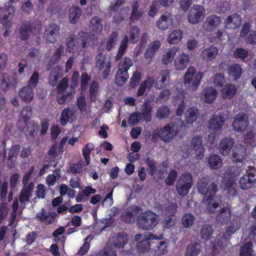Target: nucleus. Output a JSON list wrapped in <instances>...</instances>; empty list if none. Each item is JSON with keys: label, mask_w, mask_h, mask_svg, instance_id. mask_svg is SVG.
Segmentation results:
<instances>
[{"label": "nucleus", "mask_w": 256, "mask_h": 256, "mask_svg": "<svg viewBox=\"0 0 256 256\" xmlns=\"http://www.w3.org/2000/svg\"><path fill=\"white\" fill-rule=\"evenodd\" d=\"M219 181L218 179L203 177L198 182V191L204 195L202 202L206 205V209L210 212H214L216 209L221 205L220 200H216L214 198L218 190Z\"/></svg>", "instance_id": "obj_1"}, {"label": "nucleus", "mask_w": 256, "mask_h": 256, "mask_svg": "<svg viewBox=\"0 0 256 256\" xmlns=\"http://www.w3.org/2000/svg\"><path fill=\"white\" fill-rule=\"evenodd\" d=\"M141 110L142 112L140 114L144 120L146 122H150L152 111L151 106L148 102H144L141 106Z\"/></svg>", "instance_id": "obj_35"}, {"label": "nucleus", "mask_w": 256, "mask_h": 256, "mask_svg": "<svg viewBox=\"0 0 256 256\" xmlns=\"http://www.w3.org/2000/svg\"><path fill=\"white\" fill-rule=\"evenodd\" d=\"M213 232L214 230L211 226L204 225L200 228V237L202 239L207 240L212 237Z\"/></svg>", "instance_id": "obj_49"}, {"label": "nucleus", "mask_w": 256, "mask_h": 256, "mask_svg": "<svg viewBox=\"0 0 256 256\" xmlns=\"http://www.w3.org/2000/svg\"><path fill=\"white\" fill-rule=\"evenodd\" d=\"M154 83V80L152 78L148 77L146 80L142 82L138 89L137 92V96H142L148 88L150 89L153 85Z\"/></svg>", "instance_id": "obj_38"}, {"label": "nucleus", "mask_w": 256, "mask_h": 256, "mask_svg": "<svg viewBox=\"0 0 256 256\" xmlns=\"http://www.w3.org/2000/svg\"><path fill=\"white\" fill-rule=\"evenodd\" d=\"M178 133V127L175 122H171L164 127L158 128L153 132L152 138L156 139L158 137L165 142H170Z\"/></svg>", "instance_id": "obj_3"}, {"label": "nucleus", "mask_w": 256, "mask_h": 256, "mask_svg": "<svg viewBox=\"0 0 256 256\" xmlns=\"http://www.w3.org/2000/svg\"><path fill=\"white\" fill-rule=\"evenodd\" d=\"M160 80L158 81L156 84V88L157 89H162L168 83L170 79V72L168 70H162L159 74L158 79Z\"/></svg>", "instance_id": "obj_26"}, {"label": "nucleus", "mask_w": 256, "mask_h": 256, "mask_svg": "<svg viewBox=\"0 0 256 256\" xmlns=\"http://www.w3.org/2000/svg\"><path fill=\"white\" fill-rule=\"evenodd\" d=\"M150 248V243L148 240H143L136 244V249L140 252H147Z\"/></svg>", "instance_id": "obj_57"}, {"label": "nucleus", "mask_w": 256, "mask_h": 256, "mask_svg": "<svg viewBox=\"0 0 256 256\" xmlns=\"http://www.w3.org/2000/svg\"><path fill=\"white\" fill-rule=\"evenodd\" d=\"M176 222V217L174 214H170L166 216L162 222L164 228H170L175 226Z\"/></svg>", "instance_id": "obj_47"}, {"label": "nucleus", "mask_w": 256, "mask_h": 256, "mask_svg": "<svg viewBox=\"0 0 256 256\" xmlns=\"http://www.w3.org/2000/svg\"><path fill=\"white\" fill-rule=\"evenodd\" d=\"M190 148L196 152L198 156H200L204 152V147L202 142V138L200 136H196L191 140Z\"/></svg>", "instance_id": "obj_25"}, {"label": "nucleus", "mask_w": 256, "mask_h": 256, "mask_svg": "<svg viewBox=\"0 0 256 256\" xmlns=\"http://www.w3.org/2000/svg\"><path fill=\"white\" fill-rule=\"evenodd\" d=\"M194 219V216L192 214H186L182 218V224L184 227L188 228L192 226Z\"/></svg>", "instance_id": "obj_56"}, {"label": "nucleus", "mask_w": 256, "mask_h": 256, "mask_svg": "<svg viewBox=\"0 0 256 256\" xmlns=\"http://www.w3.org/2000/svg\"><path fill=\"white\" fill-rule=\"evenodd\" d=\"M34 188L33 183L30 182L28 186H24L19 196V200L22 204H25L26 202L30 200L32 196Z\"/></svg>", "instance_id": "obj_18"}, {"label": "nucleus", "mask_w": 256, "mask_h": 256, "mask_svg": "<svg viewBox=\"0 0 256 256\" xmlns=\"http://www.w3.org/2000/svg\"><path fill=\"white\" fill-rule=\"evenodd\" d=\"M218 54V48L214 46H210L204 48L200 54L201 58L206 62L214 59Z\"/></svg>", "instance_id": "obj_23"}, {"label": "nucleus", "mask_w": 256, "mask_h": 256, "mask_svg": "<svg viewBox=\"0 0 256 256\" xmlns=\"http://www.w3.org/2000/svg\"><path fill=\"white\" fill-rule=\"evenodd\" d=\"M232 152V160L235 162H241L246 155V148L243 145L236 144Z\"/></svg>", "instance_id": "obj_16"}, {"label": "nucleus", "mask_w": 256, "mask_h": 256, "mask_svg": "<svg viewBox=\"0 0 256 256\" xmlns=\"http://www.w3.org/2000/svg\"><path fill=\"white\" fill-rule=\"evenodd\" d=\"M178 176V173L176 170H172L169 173L166 180V184L168 186L173 184Z\"/></svg>", "instance_id": "obj_64"}, {"label": "nucleus", "mask_w": 256, "mask_h": 256, "mask_svg": "<svg viewBox=\"0 0 256 256\" xmlns=\"http://www.w3.org/2000/svg\"><path fill=\"white\" fill-rule=\"evenodd\" d=\"M190 62V57L186 54H181L178 56L174 62V66L177 70H184Z\"/></svg>", "instance_id": "obj_19"}, {"label": "nucleus", "mask_w": 256, "mask_h": 256, "mask_svg": "<svg viewBox=\"0 0 256 256\" xmlns=\"http://www.w3.org/2000/svg\"><path fill=\"white\" fill-rule=\"evenodd\" d=\"M18 80L14 76H10L7 74L0 76V86L4 91H6L12 86H15Z\"/></svg>", "instance_id": "obj_11"}, {"label": "nucleus", "mask_w": 256, "mask_h": 256, "mask_svg": "<svg viewBox=\"0 0 256 256\" xmlns=\"http://www.w3.org/2000/svg\"><path fill=\"white\" fill-rule=\"evenodd\" d=\"M74 116V112L70 108H67L64 109L60 115V122L62 125L64 126L68 121L69 118H72Z\"/></svg>", "instance_id": "obj_45"}, {"label": "nucleus", "mask_w": 256, "mask_h": 256, "mask_svg": "<svg viewBox=\"0 0 256 256\" xmlns=\"http://www.w3.org/2000/svg\"><path fill=\"white\" fill-rule=\"evenodd\" d=\"M99 86L98 84L94 81L90 86L89 88V97L92 102H94L96 99V96L98 92Z\"/></svg>", "instance_id": "obj_54"}, {"label": "nucleus", "mask_w": 256, "mask_h": 256, "mask_svg": "<svg viewBox=\"0 0 256 256\" xmlns=\"http://www.w3.org/2000/svg\"><path fill=\"white\" fill-rule=\"evenodd\" d=\"M228 73L230 76L234 78V80H236L242 74V68L238 64H233L229 67Z\"/></svg>", "instance_id": "obj_46"}, {"label": "nucleus", "mask_w": 256, "mask_h": 256, "mask_svg": "<svg viewBox=\"0 0 256 256\" xmlns=\"http://www.w3.org/2000/svg\"><path fill=\"white\" fill-rule=\"evenodd\" d=\"M223 184L224 190L228 196H234L238 194L237 184L234 180L232 178L226 179L224 180Z\"/></svg>", "instance_id": "obj_17"}, {"label": "nucleus", "mask_w": 256, "mask_h": 256, "mask_svg": "<svg viewBox=\"0 0 256 256\" xmlns=\"http://www.w3.org/2000/svg\"><path fill=\"white\" fill-rule=\"evenodd\" d=\"M140 208L138 206H134L130 210L122 216V220L125 222L130 224L135 221V216L139 212Z\"/></svg>", "instance_id": "obj_28"}, {"label": "nucleus", "mask_w": 256, "mask_h": 256, "mask_svg": "<svg viewBox=\"0 0 256 256\" xmlns=\"http://www.w3.org/2000/svg\"><path fill=\"white\" fill-rule=\"evenodd\" d=\"M81 9L77 6H74L69 11L68 18L71 24H76L82 14Z\"/></svg>", "instance_id": "obj_34"}, {"label": "nucleus", "mask_w": 256, "mask_h": 256, "mask_svg": "<svg viewBox=\"0 0 256 256\" xmlns=\"http://www.w3.org/2000/svg\"><path fill=\"white\" fill-rule=\"evenodd\" d=\"M128 43V36L126 37L122 40L121 44L120 46L116 56L115 57L116 61L119 60L123 56L124 54L125 50L126 49Z\"/></svg>", "instance_id": "obj_52"}, {"label": "nucleus", "mask_w": 256, "mask_h": 256, "mask_svg": "<svg viewBox=\"0 0 256 256\" xmlns=\"http://www.w3.org/2000/svg\"><path fill=\"white\" fill-rule=\"evenodd\" d=\"M56 69L59 71L62 70L60 66H57L54 70L50 72L48 78V83L52 87L57 85L58 80L61 77V75L60 74V72H57Z\"/></svg>", "instance_id": "obj_42"}, {"label": "nucleus", "mask_w": 256, "mask_h": 256, "mask_svg": "<svg viewBox=\"0 0 256 256\" xmlns=\"http://www.w3.org/2000/svg\"><path fill=\"white\" fill-rule=\"evenodd\" d=\"M127 235L124 232L118 233L110 238L109 244L111 246L120 248L127 243Z\"/></svg>", "instance_id": "obj_14"}, {"label": "nucleus", "mask_w": 256, "mask_h": 256, "mask_svg": "<svg viewBox=\"0 0 256 256\" xmlns=\"http://www.w3.org/2000/svg\"><path fill=\"white\" fill-rule=\"evenodd\" d=\"M130 41L131 42H136L139 36L140 30L136 26H134L130 30Z\"/></svg>", "instance_id": "obj_62"}, {"label": "nucleus", "mask_w": 256, "mask_h": 256, "mask_svg": "<svg viewBox=\"0 0 256 256\" xmlns=\"http://www.w3.org/2000/svg\"><path fill=\"white\" fill-rule=\"evenodd\" d=\"M35 29L33 24L30 23L24 24L21 26L20 30V38L22 40H26L28 38L30 34Z\"/></svg>", "instance_id": "obj_30"}, {"label": "nucleus", "mask_w": 256, "mask_h": 256, "mask_svg": "<svg viewBox=\"0 0 256 256\" xmlns=\"http://www.w3.org/2000/svg\"><path fill=\"white\" fill-rule=\"evenodd\" d=\"M93 149L94 146L92 144H87L82 150V154L87 165L90 164V154Z\"/></svg>", "instance_id": "obj_61"}, {"label": "nucleus", "mask_w": 256, "mask_h": 256, "mask_svg": "<svg viewBox=\"0 0 256 256\" xmlns=\"http://www.w3.org/2000/svg\"><path fill=\"white\" fill-rule=\"evenodd\" d=\"M74 90H72L70 92H57V102L60 104H63L68 102L73 97Z\"/></svg>", "instance_id": "obj_39"}, {"label": "nucleus", "mask_w": 256, "mask_h": 256, "mask_svg": "<svg viewBox=\"0 0 256 256\" xmlns=\"http://www.w3.org/2000/svg\"><path fill=\"white\" fill-rule=\"evenodd\" d=\"M128 72L118 69L114 78V82L118 86H123L128 79Z\"/></svg>", "instance_id": "obj_31"}, {"label": "nucleus", "mask_w": 256, "mask_h": 256, "mask_svg": "<svg viewBox=\"0 0 256 256\" xmlns=\"http://www.w3.org/2000/svg\"><path fill=\"white\" fill-rule=\"evenodd\" d=\"M221 20L220 17L211 16L206 18L204 24L207 26V29L212 30V28L218 26Z\"/></svg>", "instance_id": "obj_41"}, {"label": "nucleus", "mask_w": 256, "mask_h": 256, "mask_svg": "<svg viewBox=\"0 0 256 256\" xmlns=\"http://www.w3.org/2000/svg\"><path fill=\"white\" fill-rule=\"evenodd\" d=\"M32 88L30 86H24L19 92V96L21 99L26 103L31 102L34 96Z\"/></svg>", "instance_id": "obj_24"}, {"label": "nucleus", "mask_w": 256, "mask_h": 256, "mask_svg": "<svg viewBox=\"0 0 256 256\" xmlns=\"http://www.w3.org/2000/svg\"><path fill=\"white\" fill-rule=\"evenodd\" d=\"M142 78V74L137 71L134 72L130 79V85L132 88H135L138 86Z\"/></svg>", "instance_id": "obj_60"}, {"label": "nucleus", "mask_w": 256, "mask_h": 256, "mask_svg": "<svg viewBox=\"0 0 256 256\" xmlns=\"http://www.w3.org/2000/svg\"><path fill=\"white\" fill-rule=\"evenodd\" d=\"M234 56L236 58L244 60L248 56V52L247 50L242 48H237L234 52Z\"/></svg>", "instance_id": "obj_59"}, {"label": "nucleus", "mask_w": 256, "mask_h": 256, "mask_svg": "<svg viewBox=\"0 0 256 256\" xmlns=\"http://www.w3.org/2000/svg\"><path fill=\"white\" fill-rule=\"evenodd\" d=\"M252 252V244L250 242H247L241 248L240 255V256H254Z\"/></svg>", "instance_id": "obj_55"}, {"label": "nucleus", "mask_w": 256, "mask_h": 256, "mask_svg": "<svg viewBox=\"0 0 256 256\" xmlns=\"http://www.w3.org/2000/svg\"><path fill=\"white\" fill-rule=\"evenodd\" d=\"M118 34L116 32H113L108 36L106 46V48L110 51L112 48L116 45L118 40Z\"/></svg>", "instance_id": "obj_53"}, {"label": "nucleus", "mask_w": 256, "mask_h": 256, "mask_svg": "<svg viewBox=\"0 0 256 256\" xmlns=\"http://www.w3.org/2000/svg\"><path fill=\"white\" fill-rule=\"evenodd\" d=\"M224 122V119L222 116L220 115L213 116L208 121V127L210 130H218L222 128Z\"/></svg>", "instance_id": "obj_22"}, {"label": "nucleus", "mask_w": 256, "mask_h": 256, "mask_svg": "<svg viewBox=\"0 0 256 256\" xmlns=\"http://www.w3.org/2000/svg\"><path fill=\"white\" fill-rule=\"evenodd\" d=\"M236 92V88L232 84H226L222 90V97L229 100L234 96Z\"/></svg>", "instance_id": "obj_36"}, {"label": "nucleus", "mask_w": 256, "mask_h": 256, "mask_svg": "<svg viewBox=\"0 0 256 256\" xmlns=\"http://www.w3.org/2000/svg\"><path fill=\"white\" fill-rule=\"evenodd\" d=\"M217 92L212 88H205L202 96V98L205 102L212 103L216 98Z\"/></svg>", "instance_id": "obj_29"}, {"label": "nucleus", "mask_w": 256, "mask_h": 256, "mask_svg": "<svg viewBox=\"0 0 256 256\" xmlns=\"http://www.w3.org/2000/svg\"><path fill=\"white\" fill-rule=\"evenodd\" d=\"M208 163L211 168L216 170L221 167L222 160L219 156L213 154L208 158Z\"/></svg>", "instance_id": "obj_43"}, {"label": "nucleus", "mask_w": 256, "mask_h": 256, "mask_svg": "<svg viewBox=\"0 0 256 256\" xmlns=\"http://www.w3.org/2000/svg\"><path fill=\"white\" fill-rule=\"evenodd\" d=\"M202 78V73L200 72L196 73L195 68L190 66L188 68L184 74V83L186 84H192V90L195 91L200 85Z\"/></svg>", "instance_id": "obj_5"}, {"label": "nucleus", "mask_w": 256, "mask_h": 256, "mask_svg": "<svg viewBox=\"0 0 256 256\" xmlns=\"http://www.w3.org/2000/svg\"><path fill=\"white\" fill-rule=\"evenodd\" d=\"M192 185V178L190 174L184 173L179 178L176 182V190L182 196H186Z\"/></svg>", "instance_id": "obj_4"}, {"label": "nucleus", "mask_w": 256, "mask_h": 256, "mask_svg": "<svg viewBox=\"0 0 256 256\" xmlns=\"http://www.w3.org/2000/svg\"><path fill=\"white\" fill-rule=\"evenodd\" d=\"M62 8L60 3L58 0L52 2L46 9V12L53 15L58 14Z\"/></svg>", "instance_id": "obj_51"}, {"label": "nucleus", "mask_w": 256, "mask_h": 256, "mask_svg": "<svg viewBox=\"0 0 256 256\" xmlns=\"http://www.w3.org/2000/svg\"><path fill=\"white\" fill-rule=\"evenodd\" d=\"M234 144V140L228 137L222 138L218 146V150L220 154L223 156H228Z\"/></svg>", "instance_id": "obj_13"}, {"label": "nucleus", "mask_w": 256, "mask_h": 256, "mask_svg": "<svg viewBox=\"0 0 256 256\" xmlns=\"http://www.w3.org/2000/svg\"><path fill=\"white\" fill-rule=\"evenodd\" d=\"M118 65V69L128 72L130 68L133 64L132 60L128 57L121 58Z\"/></svg>", "instance_id": "obj_48"}, {"label": "nucleus", "mask_w": 256, "mask_h": 256, "mask_svg": "<svg viewBox=\"0 0 256 256\" xmlns=\"http://www.w3.org/2000/svg\"><path fill=\"white\" fill-rule=\"evenodd\" d=\"M102 21V19L98 16H94L90 20L89 27L94 34H100L102 31L103 26Z\"/></svg>", "instance_id": "obj_27"}, {"label": "nucleus", "mask_w": 256, "mask_h": 256, "mask_svg": "<svg viewBox=\"0 0 256 256\" xmlns=\"http://www.w3.org/2000/svg\"><path fill=\"white\" fill-rule=\"evenodd\" d=\"M79 40L82 42V48H85L90 42V38L88 34L81 32L78 34Z\"/></svg>", "instance_id": "obj_63"}, {"label": "nucleus", "mask_w": 256, "mask_h": 256, "mask_svg": "<svg viewBox=\"0 0 256 256\" xmlns=\"http://www.w3.org/2000/svg\"><path fill=\"white\" fill-rule=\"evenodd\" d=\"M182 32L180 30H176L172 31L168 35L167 40L171 44H178L182 39Z\"/></svg>", "instance_id": "obj_32"}, {"label": "nucleus", "mask_w": 256, "mask_h": 256, "mask_svg": "<svg viewBox=\"0 0 256 256\" xmlns=\"http://www.w3.org/2000/svg\"><path fill=\"white\" fill-rule=\"evenodd\" d=\"M201 250L200 244L196 242L189 244L186 249V256H198Z\"/></svg>", "instance_id": "obj_33"}, {"label": "nucleus", "mask_w": 256, "mask_h": 256, "mask_svg": "<svg viewBox=\"0 0 256 256\" xmlns=\"http://www.w3.org/2000/svg\"><path fill=\"white\" fill-rule=\"evenodd\" d=\"M256 182L254 168L252 166H248L246 170V174L240 180V186L242 190H246L253 186Z\"/></svg>", "instance_id": "obj_7"}, {"label": "nucleus", "mask_w": 256, "mask_h": 256, "mask_svg": "<svg viewBox=\"0 0 256 256\" xmlns=\"http://www.w3.org/2000/svg\"><path fill=\"white\" fill-rule=\"evenodd\" d=\"M159 220L158 214L148 210L141 213L137 217L136 226L143 230H151L158 224Z\"/></svg>", "instance_id": "obj_2"}, {"label": "nucleus", "mask_w": 256, "mask_h": 256, "mask_svg": "<svg viewBox=\"0 0 256 256\" xmlns=\"http://www.w3.org/2000/svg\"><path fill=\"white\" fill-rule=\"evenodd\" d=\"M198 110L194 108H188L186 113V121L188 123L192 124L198 118Z\"/></svg>", "instance_id": "obj_44"}, {"label": "nucleus", "mask_w": 256, "mask_h": 256, "mask_svg": "<svg viewBox=\"0 0 256 256\" xmlns=\"http://www.w3.org/2000/svg\"><path fill=\"white\" fill-rule=\"evenodd\" d=\"M64 52V47L62 45H60L55 50L53 55L50 58V62L53 64L57 62L60 59L61 56Z\"/></svg>", "instance_id": "obj_58"}, {"label": "nucleus", "mask_w": 256, "mask_h": 256, "mask_svg": "<svg viewBox=\"0 0 256 256\" xmlns=\"http://www.w3.org/2000/svg\"><path fill=\"white\" fill-rule=\"evenodd\" d=\"M242 24V18L238 14L234 13L230 14L226 19L224 26L226 28L235 29Z\"/></svg>", "instance_id": "obj_15"}, {"label": "nucleus", "mask_w": 256, "mask_h": 256, "mask_svg": "<svg viewBox=\"0 0 256 256\" xmlns=\"http://www.w3.org/2000/svg\"><path fill=\"white\" fill-rule=\"evenodd\" d=\"M32 114V108L30 106H26L23 108L18 122V128L23 130L26 127V122L30 119Z\"/></svg>", "instance_id": "obj_12"}, {"label": "nucleus", "mask_w": 256, "mask_h": 256, "mask_svg": "<svg viewBox=\"0 0 256 256\" xmlns=\"http://www.w3.org/2000/svg\"><path fill=\"white\" fill-rule=\"evenodd\" d=\"M170 110L168 106H162L157 110L156 116L159 120L164 119L168 117Z\"/></svg>", "instance_id": "obj_50"}, {"label": "nucleus", "mask_w": 256, "mask_h": 256, "mask_svg": "<svg viewBox=\"0 0 256 256\" xmlns=\"http://www.w3.org/2000/svg\"><path fill=\"white\" fill-rule=\"evenodd\" d=\"M232 126L235 131L239 132H245L248 126V117L244 113L236 114L232 124Z\"/></svg>", "instance_id": "obj_9"}, {"label": "nucleus", "mask_w": 256, "mask_h": 256, "mask_svg": "<svg viewBox=\"0 0 256 256\" xmlns=\"http://www.w3.org/2000/svg\"><path fill=\"white\" fill-rule=\"evenodd\" d=\"M96 68L99 70L104 68L102 75L104 78H106L109 75L111 69V62L109 58L102 51H99L95 58Z\"/></svg>", "instance_id": "obj_6"}, {"label": "nucleus", "mask_w": 256, "mask_h": 256, "mask_svg": "<svg viewBox=\"0 0 256 256\" xmlns=\"http://www.w3.org/2000/svg\"><path fill=\"white\" fill-rule=\"evenodd\" d=\"M172 24V16L170 13L166 12L163 14L156 22V26L162 30L168 28Z\"/></svg>", "instance_id": "obj_21"}, {"label": "nucleus", "mask_w": 256, "mask_h": 256, "mask_svg": "<svg viewBox=\"0 0 256 256\" xmlns=\"http://www.w3.org/2000/svg\"><path fill=\"white\" fill-rule=\"evenodd\" d=\"M204 9L200 5L195 4L190 9L188 14V22L192 24H196L203 20Z\"/></svg>", "instance_id": "obj_8"}, {"label": "nucleus", "mask_w": 256, "mask_h": 256, "mask_svg": "<svg viewBox=\"0 0 256 256\" xmlns=\"http://www.w3.org/2000/svg\"><path fill=\"white\" fill-rule=\"evenodd\" d=\"M231 218V211L228 207L223 208L218 212L216 221L220 224H227Z\"/></svg>", "instance_id": "obj_20"}, {"label": "nucleus", "mask_w": 256, "mask_h": 256, "mask_svg": "<svg viewBox=\"0 0 256 256\" xmlns=\"http://www.w3.org/2000/svg\"><path fill=\"white\" fill-rule=\"evenodd\" d=\"M179 48L178 47H174L172 48L169 49L167 52L163 55L162 60L164 64L167 65L170 63L176 52L178 50Z\"/></svg>", "instance_id": "obj_37"}, {"label": "nucleus", "mask_w": 256, "mask_h": 256, "mask_svg": "<svg viewBox=\"0 0 256 256\" xmlns=\"http://www.w3.org/2000/svg\"><path fill=\"white\" fill-rule=\"evenodd\" d=\"M142 16V12L138 10V4L137 2H134L132 6V12L130 18V22H134L139 20Z\"/></svg>", "instance_id": "obj_40"}, {"label": "nucleus", "mask_w": 256, "mask_h": 256, "mask_svg": "<svg viewBox=\"0 0 256 256\" xmlns=\"http://www.w3.org/2000/svg\"><path fill=\"white\" fill-rule=\"evenodd\" d=\"M60 27L55 24H51L46 28L44 36L46 40L48 43L56 42L59 36Z\"/></svg>", "instance_id": "obj_10"}]
</instances>
